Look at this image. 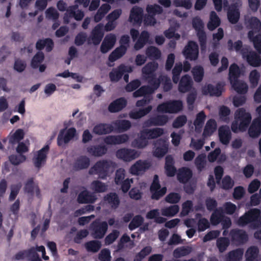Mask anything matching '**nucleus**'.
Here are the masks:
<instances>
[{
  "mask_svg": "<svg viewBox=\"0 0 261 261\" xmlns=\"http://www.w3.org/2000/svg\"><path fill=\"white\" fill-rule=\"evenodd\" d=\"M239 226H245L250 224V227L254 229L261 226L260 211L258 208H253L246 212L240 217L238 221Z\"/></svg>",
  "mask_w": 261,
  "mask_h": 261,
  "instance_id": "obj_1",
  "label": "nucleus"
},
{
  "mask_svg": "<svg viewBox=\"0 0 261 261\" xmlns=\"http://www.w3.org/2000/svg\"><path fill=\"white\" fill-rule=\"evenodd\" d=\"M234 119L236 123H233L231 125V129L234 133L237 132L238 122H239V129L240 131L244 132L246 130L248 127L251 120V114L246 112L244 108H239L234 114Z\"/></svg>",
  "mask_w": 261,
  "mask_h": 261,
  "instance_id": "obj_2",
  "label": "nucleus"
},
{
  "mask_svg": "<svg viewBox=\"0 0 261 261\" xmlns=\"http://www.w3.org/2000/svg\"><path fill=\"white\" fill-rule=\"evenodd\" d=\"M183 109V103L180 100H169L159 104L156 111L159 113L175 114Z\"/></svg>",
  "mask_w": 261,
  "mask_h": 261,
  "instance_id": "obj_3",
  "label": "nucleus"
},
{
  "mask_svg": "<svg viewBox=\"0 0 261 261\" xmlns=\"http://www.w3.org/2000/svg\"><path fill=\"white\" fill-rule=\"evenodd\" d=\"M112 164L113 162L111 161H98L89 169V173L90 175L97 174L100 178L105 179Z\"/></svg>",
  "mask_w": 261,
  "mask_h": 261,
  "instance_id": "obj_4",
  "label": "nucleus"
},
{
  "mask_svg": "<svg viewBox=\"0 0 261 261\" xmlns=\"http://www.w3.org/2000/svg\"><path fill=\"white\" fill-rule=\"evenodd\" d=\"M192 26L197 32L201 50H205L206 47V35L203 30L204 23L202 20L198 16L194 17L192 19Z\"/></svg>",
  "mask_w": 261,
  "mask_h": 261,
  "instance_id": "obj_5",
  "label": "nucleus"
},
{
  "mask_svg": "<svg viewBox=\"0 0 261 261\" xmlns=\"http://www.w3.org/2000/svg\"><path fill=\"white\" fill-rule=\"evenodd\" d=\"M108 225L106 221H100L96 220L92 222L90 226L91 236L96 239L103 238L108 230Z\"/></svg>",
  "mask_w": 261,
  "mask_h": 261,
  "instance_id": "obj_6",
  "label": "nucleus"
},
{
  "mask_svg": "<svg viewBox=\"0 0 261 261\" xmlns=\"http://www.w3.org/2000/svg\"><path fill=\"white\" fill-rule=\"evenodd\" d=\"M149 190L151 193V198L155 200H159L167 192V188L166 187L161 188L159 176L156 174L153 176V181L150 186Z\"/></svg>",
  "mask_w": 261,
  "mask_h": 261,
  "instance_id": "obj_7",
  "label": "nucleus"
},
{
  "mask_svg": "<svg viewBox=\"0 0 261 261\" xmlns=\"http://www.w3.org/2000/svg\"><path fill=\"white\" fill-rule=\"evenodd\" d=\"M104 36V25L102 23L97 24L92 30L91 35L87 39L89 45L92 43L94 45H98L101 41Z\"/></svg>",
  "mask_w": 261,
  "mask_h": 261,
  "instance_id": "obj_8",
  "label": "nucleus"
},
{
  "mask_svg": "<svg viewBox=\"0 0 261 261\" xmlns=\"http://www.w3.org/2000/svg\"><path fill=\"white\" fill-rule=\"evenodd\" d=\"M182 54L185 58L190 61H195L199 55V47L197 43L194 41H189L184 47Z\"/></svg>",
  "mask_w": 261,
  "mask_h": 261,
  "instance_id": "obj_9",
  "label": "nucleus"
},
{
  "mask_svg": "<svg viewBox=\"0 0 261 261\" xmlns=\"http://www.w3.org/2000/svg\"><path fill=\"white\" fill-rule=\"evenodd\" d=\"M76 130L74 127H70L67 130L62 129L57 137V144L59 146H62L68 144L72 140L76 135Z\"/></svg>",
  "mask_w": 261,
  "mask_h": 261,
  "instance_id": "obj_10",
  "label": "nucleus"
},
{
  "mask_svg": "<svg viewBox=\"0 0 261 261\" xmlns=\"http://www.w3.org/2000/svg\"><path fill=\"white\" fill-rule=\"evenodd\" d=\"M116 156L124 162H129L138 158L139 153L135 149L122 148L116 151Z\"/></svg>",
  "mask_w": 261,
  "mask_h": 261,
  "instance_id": "obj_11",
  "label": "nucleus"
},
{
  "mask_svg": "<svg viewBox=\"0 0 261 261\" xmlns=\"http://www.w3.org/2000/svg\"><path fill=\"white\" fill-rule=\"evenodd\" d=\"M132 71L130 66H125L123 64L119 65L117 68H113L109 73V78L112 82H118L126 72Z\"/></svg>",
  "mask_w": 261,
  "mask_h": 261,
  "instance_id": "obj_12",
  "label": "nucleus"
},
{
  "mask_svg": "<svg viewBox=\"0 0 261 261\" xmlns=\"http://www.w3.org/2000/svg\"><path fill=\"white\" fill-rule=\"evenodd\" d=\"M224 86V84L222 82L218 83L215 86L208 84L202 88V92L204 95L209 94L211 96L219 97L222 93Z\"/></svg>",
  "mask_w": 261,
  "mask_h": 261,
  "instance_id": "obj_13",
  "label": "nucleus"
},
{
  "mask_svg": "<svg viewBox=\"0 0 261 261\" xmlns=\"http://www.w3.org/2000/svg\"><path fill=\"white\" fill-rule=\"evenodd\" d=\"M49 145L46 144L43 148L37 151L36 156L33 159L34 166L40 168L42 164L46 163L47 159V155L49 151Z\"/></svg>",
  "mask_w": 261,
  "mask_h": 261,
  "instance_id": "obj_14",
  "label": "nucleus"
},
{
  "mask_svg": "<svg viewBox=\"0 0 261 261\" xmlns=\"http://www.w3.org/2000/svg\"><path fill=\"white\" fill-rule=\"evenodd\" d=\"M143 18V10L142 8L135 6L132 8L128 21L134 24L141 25Z\"/></svg>",
  "mask_w": 261,
  "mask_h": 261,
  "instance_id": "obj_15",
  "label": "nucleus"
},
{
  "mask_svg": "<svg viewBox=\"0 0 261 261\" xmlns=\"http://www.w3.org/2000/svg\"><path fill=\"white\" fill-rule=\"evenodd\" d=\"M239 7V4L236 2L231 4L227 9V18L232 24H236L240 19V12Z\"/></svg>",
  "mask_w": 261,
  "mask_h": 261,
  "instance_id": "obj_16",
  "label": "nucleus"
},
{
  "mask_svg": "<svg viewBox=\"0 0 261 261\" xmlns=\"http://www.w3.org/2000/svg\"><path fill=\"white\" fill-rule=\"evenodd\" d=\"M129 136L125 134L118 135H109L104 139V142L107 145H117L125 143L128 141Z\"/></svg>",
  "mask_w": 261,
  "mask_h": 261,
  "instance_id": "obj_17",
  "label": "nucleus"
},
{
  "mask_svg": "<svg viewBox=\"0 0 261 261\" xmlns=\"http://www.w3.org/2000/svg\"><path fill=\"white\" fill-rule=\"evenodd\" d=\"M154 145L156 147L153 151V155L155 157L162 158L168 152V144L165 139L161 138L158 139Z\"/></svg>",
  "mask_w": 261,
  "mask_h": 261,
  "instance_id": "obj_18",
  "label": "nucleus"
},
{
  "mask_svg": "<svg viewBox=\"0 0 261 261\" xmlns=\"http://www.w3.org/2000/svg\"><path fill=\"white\" fill-rule=\"evenodd\" d=\"M168 121V117L165 115H159L150 118L144 122V126L149 127L151 126H163Z\"/></svg>",
  "mask_w": 261,
  "mask_h": 261,
  "instance_id": "obj_19",
  "label": "nucleus"
},
{
  "mask_svg": "<svg viewBox=\"0 0 261 261\" xmlns=\"http://www.w3.org/2000/svg\"><path fill=\"white\" fill-rule=\"evenodd\" d=\"M230 236L233 242L239 244H244L248 239L246 232L242 229H233L230 232Z\"/></svg>",
  "mask_w": 261,
  "mask_h": 261,
  "instance_id": "obj_20",
  "label": "nucleus"
},
{
  "mask_svg": "<svg viewBox=\"0 0 261 261\" xmlns=\"http://www.w3.org/2000/svg\"><path fill=\"white\" fill-rule=\"evenodd\" d=\"M218 136L220 142L225 145L229 144L231 138V133L228 125H222L218 129Z\"/></svg>",
  "mask_w": 261,
  "mask_h": 261,
  "instance_id": "obj_21",
  "label": "nucleus"
},
{
  "mask_svg": "<svg viewBox=\"0 0 261 261\" xmlns=\"http://www.w3.org/2000/svg\"><path fill=\"white\" fill-rule=\"evenodd\" d=\"M116 41V36L110 34L106 36L100 46V51L106 54L111 50L114 46Z\"/></svg>",
  "mask_w": 261,
  "mask_h": 261,
  "instance_id": "obj_22",
  "label": "nucleus"
},
{
  "mask_svg": "<svg viewBox=\"0 0 261 261\" xmlns=\"http://www.w3.org/2000/svg\"><path fill=\"white\" fill-rule=\"evenodd\" d=\"M150 166V164L147 161L139 160L130 167V172L133 175H138L149 169Z\"/></svg>",
  "mask_w": 261,
  "mask_h": 261,
  "instance_id": "obj_23",
  "label": "nucleus"
},
{
  "mask_svg": "<svg viewBox=\"0 0 261 261\" xmlns=\"http://www.w3.org/2000/svg\"><path fill=\"white\" fill-rule=\"evenodd\" d=\"M245 54V53L242 50L243 56L246 57L249 65L253 67H258L261 65V58L256 52L250 51L246 55Z\"/></svg>",
  "mask_w": 261,
  "mask_h": 261,
  "instance_id": "obj_24",
  "label": "nucleus"
},
{
  "mask_svg": "<svg viewBox=\"0 0 261 261\" xmlns=\"http://www.w3.org/2000/svg\"><path fill=\"white\" fill-rule=\"evenodd\" d=\"M127 105V101L124 97H120L112 101L108 107L111 113H116L121 111Z\"/></svg>",
  "mask_w": 261,
  "mask_h": 261,
  "instance_id": "obj_25",
  "label": "nucleus"
},
{
  "mask_svg": "<svg viewBox=\"0 0 261 261\" xmlns=\"http://www.w3.org/2000/svg\"><path fill=\"white\" fill-rule=\"evenodd\" d=\"M248 134L251 138L258 137L261 134V117L254 119L248 129Z\"/></svg>",
  "mask_w": 261,
  "mask_h": 261,
  "instance_id": "obj_26",
  "label": "nucleus"
},
{
  "mask_svg": "<svg viewBox=\"0 0 261 261\" xmlns=\"http://www.w3.org/2000/svg\"><path fill=\"white\" fill-rule=\"evenodd\" d=\"M103 200L112 209L115 210L118 207L120 203L118 195L115 192L107 194L104 196Z\"/></svg>",
  "mask_w": 261,
  "mask_h": 261,
  "instance_id": "obj_27",
  "label": "nucleus"
},
{
  "mask_svg": "<svg viewBox=\"0 0 261 261\" xmlns=\"http://www.w3.org/2000/svg\"><path fill=\"white\" fill-rule=\"evenodd\" d=\"M193 85V82L191 77L186 74L182 76L179 81L178 85V90L181 93L187 92L191 89Z\"/></svg>",
  "mask_w": 261,
  "mask_h": 261,
  "instance_id": "obj_28",
  "label": "nucleus"
},
{
  "mask_svg": "<svg viewBox=\"0 0 261 261\" xmlns=\"http://www.w3.org/2000/svg\"><path fill=\"white\" fill-rule=\"evenodd\" d=\"M193 173L188 167H182L178 169L177 178L179 182L186 184L192 178Z\"/></svg>",
  "mask_w": 261,
  "mask_h": 261,
  "instance_id": "obj_29",
  "label": "nucleus"
},
{
  "mask_svg": "<svg viewBox=\"0 0 261 261\" xmlns=\"http://www.w3.org/2000/svg\"><path fill=\"white\" fill-rule=\"evenodd\" d=\"M96 200L95 196L90 194L86 190L81 192L77 197V201L80 204L93 203L95 202Z\"/></svg>",
  "mask_w": 261,
  "mask_h": 261,
  "instance_id": "obj_30",
  "label": "nucleus"
},
{
  "mask_svg": "<svg viewBox=\"0 0 261 261\" xmlns=\"http://www.w3.org/2000/svg\"><path fill=\"white\" fill-rule=\"evenodd\" d=\"M54 46L53 40L49 38L44 39H39L36 43V48L39 51H41L45 47L47 52H50Z\"/></svg>",
  "mask_w": 261,
  "mask_h": 261,
  "instance_id": "obj_31",
  "label": "nucleus"
},
{
  "mask_svg": "<svg viewBox=\"0 0 261 261\" xmlns=\"http://www.w3.org/2000/svg\"><path fill=\"white\" fill-rule=\"evenodd\" d=\"M114 131V127L112 124L108 123H99L96 125L93 129V132L98 135H106Z\"/></svg>",
  "mask_w": 261,
  "mask_h": 261,
  "instance_id": "obj_32",
  "label": "nucleus"
},
{
  "mask_svg": "<svg viewBox=\"0 0 261 261\" xmlns=\"http://www.w3.org/2000/svg\"><path fill=\"white\" fill-rule=\"evenodd\" d=\"M112 125L114 127V130L118 133L124 132L131 127L130 122L127 120H117Z\"/></svg>",
  "mask_w": 261,
  "mask_h": 261,
  "instance_id": "obj_33",
  "label": "nucleus"
},
{
  "mask_svg": "<svg viewBox=\"0 0 261 261\" xmlns=\"http://www.w3.org/2000/svg\"><path fill=\"white\" fill-rule=\"evenodd\" d=\"M87 151L92 156L99 157L107 153V148L104 145H92L87 148Z\"/></svg>",
  "mask_w": 261,
  "mask_h": 261,
  "instance_id": "obj_34",
  "label": "nucleus"
},
{
  "mask_svg": "<svg viewBox=\"0 0 261 261\" xmlns=\"http://www.w3.org/2000/svg\"><path fill=\"white\" fill-rule=\"evenodd\" d=\"M127 51V46L120 45L115 48L109 55L108 60L110 62H114L123 56Z\"/></svg>",
  "mask_w": 261,
  "mask_h": 261,
  "instance_id": "obj_35",
  "label": "nucleus"
},
{
  "mask_svg": "<svg viewBox=\"0 0 261 261\" xmlns=\"http://www.w3.org/2000/svg\"><path fill=\"white\" fill-rule=\"evenodd\" d=\"M90 160L85 155H82L77 158L74 164V168L76 170L87 169L89 167Z\"/></svg>",
  "mask_w": 261,
  "mask_h": 261,
  "instance_id": "obj_36",
  "label": "nucleus"
},
{
  "mask_svg": "<svg viewBox=\"0 0 261 261\" xmlns=\"http://www.w3.org/2000/svg\"><path fill=\"white\" fill-rule=\"evenodd\" d=\"M34 190L36 191V196H39L40 194V191L39 187L37 185L35 186L34 179L33 178L28 179L24 187V191L25 193L33 195L34 193Z\"/></svg>",
  "mask_w": 261,
  "mask_h": 261,
  "instance_id": "obj_37",
  "label": "nucleus"
},
{
  "mask_svg": "<svg viewBox=\"0 0 261 261\" xmlns=\"http://www.w3.org/2000/svg\"><path fill=\"white\" fill-rule=\"evenodd\" d=\"M248 37L249 40L252 42L254 48L256 51L261 54V34L253 36V32L249 31Z\"/></svg>",
  "mask_w": 261,
  "mask_h": 261,
  "instance_id": "obj_38",
  "label": "nucleus"
},
{
  "mask_svg": "<svg viewBox=\"0 0 261 261\" xmlns=\"http://www.w3.org/2000/svg\"><path fill=\"white\" fill-rule=\"evenodd\" d=\"M248 26L251 29L250 31L253 32V36L255 34H261V22L256 17H252L248 20Z\"/></svg>",
  "mask_w": 261,
  "mask_h": 261,
  "instance_id": "obj_39",
  "label": "nucleus"
},
{
  "mask_svg": "<svg viewBox=\"0 0 261 261\" xmlns=\"http://www.w3.org/2000/svg\"><path fill=\"white\" fill-rule=\"evenodd\" d=\"M147 139H153L161 136L164 134L162 128L156 127L152 129H145L142 130Z\"/></svg>",
  "mask_w": 261,
  "mask_h": 261,
  "instance_id": "obj_40",
  "label": "nucleus"
},
{
  "mask_svg": "<svg viewBox=\"0 0 261 261\" xmlns=\"http://www.w3.org/2000/svg\"><path fill=\"white\" fill-rule=\"evenodd\" d=\"M224 216L223 210L220 207L213 211L210 217V222L213 225H217L222 221Z\"/></svg>",
  "mask_w": 261,
  "mask_h": 261,
  "instance_id": "obj_41",
  "label": "nucleus"
},
{
  "mask_svg": "<svg viewBox=\"0 0 261 261\" xmlns=\"http://www.w3.org/2000/svg\"><path fill=\"white\" fill-rule=\"evenodd\" d=\"M217 128V123L213 119L208 120L204 127L202 136L204 138L211 136Z\"/></svg>",
  "mask_w": 261,
  "mask_h": 261,
  "instance_id": "obj_42",
  "label": "nucleus"
},
{
  "mask_svg": "<svg viewBox=\"0 0 261 261\" xmlns=\"http://www.w3.org/2000/svg\"><path fill=\"white\" fill-rule=\"evenodd\" d=\"M148 79V85L146 86L150 89V93H153L156 90L161 83V76L159 78H156V75L149 76Z\"/></svg>",
  "mask_w": 261,
  "mask_h": 261,
  "instance_id": "obj_43",
  "label": "nucleus"
},
{
  "mask_svg": "<svg viewBox=\"0 0 261 261\" xmlns=\"http://www.w3.org/2000/svg\"><path fill=\"white\" fill-rule=\"evenodd\" d=\"M243 253V250L241 248L233 250L226 255L225 261H240L242 259Z\"/></svg>",
  "mask_w": 261,
  "mask_h": 261,
  "instance_id": "obj_44",
  "label": "nucleus"
},
{
  "mask_svg": "<svg viewBox=\"0 0 261 261\" xmlns=\"http://www.w3.org/2000/svg\"><path fill=\"white\" fill-rule=\"evenodd\" d=\"M259 249L257 247L252 246L248 248L245 253L246 261H257Z\"/></svg>",
  "mask_w": 261,
  "mask_h": 261,
  "instance_id": "obj_45",
  "label": "nucleus"
},
{
  "mask_svg": "<svg viewBox=\"0 0 261 261\" xmlns=\"http://www.w3.org/2000/svg\"><path fill=\"white\" fill-rule=\"evenodd\" d=\"M241 74V70L239 66L236 64H232L229 69V80L230 82H236Z\"/></svg>",
  "mask_w": 261,
  "mask_h": 261,
  "instance_id": "obj_46",
  "label": "nucleus"
},
{
  "mask_svg": "<svg viewBox=\"0 0 261 261\" xmlns=\"http://www.w3.org/2000/svg\"><path fill=\"white\" fill-rule=\"evenodd\" d=\"M220 24V19L217 13L213 11L210 13V19L207 27L209 30L213 31L219 27Z\"/></svg>",
  "mask_w": 261,
  "mask_h": 261,
  "instance_id": "obj_47",
  "label": "nucleus"
},
{
  "mask_svg": "<svg viewBox=\"0 0 261 261\" xmlns=\"http://www.w3.org/2000/svg\"><path fill=\"white\" fill-rule=\"evenodd\" d=\"M158 64L155 62H150L142 68L143 74L147 76L155 75L154 72L158 67Z\"/></svg>",
  "mask_w": 261,
  "mask_h": 261,
  "instance_id": "obj_48",
  "label": "nucleus"
},
{
  "mask_svg": "<svg viewBox=\"0 0 261 261\" xmlns=\"http://www.w3.org/2000/svg\"><path fill=\"white\" fill-rule=\"evenodd\" d=\"M100 241L98 240H92L86 242L85 247L87 251L89 252H97L101 247Z\"/></svg>",
  "mask_w": 261,
  "mask_h": 261,
  "instance_id": "obj_49",
  "label": "nucleus"
},
{
  "mask_svg": "<svg viewBox=\"0 0 261 261\" xmlns=\"http://www.w3.org/2000/svg\"><path fill=\"white\" fill-rule=\"evenodd\" d=\"M152 109V107L148 106L147 107L140 109L139 111H132L129 113V117L134 119H139L150 113Z\"/></svg>",
  "mask_w": 261,
  "mask_h": 261,
  "instance_id": "obj_50",
  "label": "nucleus"
},
{
  "mask_svg": "<svg viewBox=\"0 0 261 261\" xmlns=\"http://www.w3.org/2000/svg\"><path fill=\"white\" fill-rule=\"evenodd\" d=\"M233 88L239 94H245L248 91V86L244 83L236 80V82H230Z\"/></svg>",
  "mask_w": 261,
  "mask_h": 261,
  "instance_id": "obj_51",
  "label": "nucleus"
},
{
  "mask_svg": "<svg viewBox=\"0 0 261 261\" xmlns=\"http://www.w3.org/2000/svg\"><path fill=\"white\" fill-rule=\"evenodd\" d=\"M147 138L143 134V131L141 132V135L139 138L135 139L133 142L132 145L134 147L138 148H143L148 144Z\"/></svg>",
  "mask_w": 261,
  "mask_h": 261,
  "instance_id": "obj_52",
  "label": "nucleus"
},
{
  "mask_svg": "<svg viewBox=\"0 0 261 261\" xmlns=\"http://www.w3.org/2000/svg\"><path fill=\"white\" fill-rule=\"evenodd\" d=\"M146 56L150 59H159L161 56V51L156 47L150 46L146 50Z\"/></svg>",
  "mask_w": 261,
  "mask_h": 261,
  "instance_id": "obj_53",
  "label": "nucleus"
},
{
  "mask_svg": "<svg viewBox=\"0 0 261 261\" xmlns=\"http://www.w3.org/2000/svg\"><path fill=\"white\" fill-rule=\"evenodd\" d=\"M24 136V132L21 129H17L15 132L9 138V143L11 145H15L20 142Z\"/></svg>",
  "mask_w": 261,
  "mask_h": 261,
  "instance_id": "obj_54",
  "label": "nucleus"
},
{
  "mask_svg": "<svg viewBox=\"0 0 261 261\" xmlns=\"http://www.w3.org/2000/svg\"><path fill=\"white\" fill-rule=\"evenodd\" d=\"M230 241L228 238L221 237L217 239L216 245L220 252H223L229 245Z\"/></svg>",
  "mask_w": 261,
  "mask_h": 261,
  "instance_id": "obj_55",
  "label": "nucleus"
},
{
  "mask_svg": "<svg viewBox=\"0 0 261 261\" xmlns=\"http://www.w3.org/2000/svg\"><path fill=\"white\" fill-rule=\"evenodd\" d=\"M144 222V218L140 215L135 216L132 220L128 225V228L133 230L140 226Z\"/></svg>",
  "mask_w": 261,
  "mask_h": 261,
  "instance_id": "obj_56",
  "label": "nucleus"
},
{
  "mask_svg": "<svg viewBox=\"0 0 261 261\" xmlns=\"http://www.w3.org/2000/svg\"><path fill=\"white\" fill-rule=\"evenodd\" d=\"M206 156L204 154H199L195 159V164L199 171H202L206 166Z\"/></svg>",
  "mask_w": 261,
  "mask_h": 261,
  "instance_id": "obj_57",
  "label": "nucleus"
},
{
  "mask_svg": "<svg viewBox=\"0 0 261 261\" xmlns=\"http://www.w3.org/2000/svg\"><path fill=\"white\" fill-rule=\"evenodd\" d=\"M44 59V54L42 51H38L33 57L31 66L33 68H37Z\"/></svg>",
  "mask_w": 261,
  "mask_h": 261,
  "instance_id": "obj_58",
  "label": "nucleus"
},
{
  "mask_svg": "<svg viewBox=\"0 0 261 261\" xmlns=\"http://www.w3.org/2000/svg\"><path fill=\"white\" fill-rule=\"evenodd\" d=\"M192 73L194 80L196 82H200L204 76V69L201 66H196L193 68Z\"/></svg>",
  "mask_w": 261,
  "mask_h": 261,
  "instance_id": "obj_59",
  "label": "nucleus"
},
{
  "mask_svg": "<svg viewBox=\"0 0 261 261\" xmlns=\"http://www.w3.org/2000/svg\"><path fill=\"white\" fill-rule=\"evenodd\" d=\"M146 10L148 14L155 16L156 14L162 13L163 10L162 7L157 4L148 5Z\"/></svg>",
  "mask_w": 261,
  "mask_h": 261,
  "instance_id": "obj_60",
  "label": "nucleus"
},
{
  "mask_svg": "<svg viewBox=\"0 0 261 261\" xmlns=\"http://www.w3.org/2000/svg\"><path fill=\"white\" fill-rule=\"evenodd\" d=\"M91 187L92 190L96 193L104 192L107 190V185L101 181L97 180H94L92 182Z\"/></svg>",
  "mask_w": 261,
  "mask_h": 261,
  "instance_id": "obj_61",
  "label": "nucleus"
},
{
  "mask_svg": "<svg viewBox=\"0 0 261 261\" xmlns=\"http://www.w3.org/2000/svg\"><path fill=\"white\" fill-rule=\"evenodd\" d=\"M179 207L177 205H171L162 211L163 215L167 217H173L179 211Z\"/></svg>",
  "mask_w": 261,
  "mask_h": 261,
  "instance_id": "obj_62",
  "label": "nucleus"
},
{
  "mask_svg": "<svg viewBox=\"0 0 261 261\" xmlns=\"http://www.w3.org/2000/svg\"><path fill=\"white\" fill-rule=\"evenodd\" d=\"M205 118L206 115L203 111H201L197 114L196 118L194 121V125L196 129L198 128H202Z\"/></svg>",
  "mask_w": 261,
  "mask_h": 261,
  "instance_id": "obj_63",
  "label": "nucleus"
},
{
  "mask_svg": "<svg viewBox=\"0 0 261 261\" xmlns=\"http://www.w3.org/2000/svg\"><path fill=\"white\" fill-rule=\"evenodd\" d=\"M190 252V250L188 248L182 246L176 248L173 251V255L175 258H178L188 255Z\"/></svg>",
  "mask_w": 261,
  "mask_h": 261,
  "instance_id": "obj_64",
  "label": "nucleus"
}]
</instances>
